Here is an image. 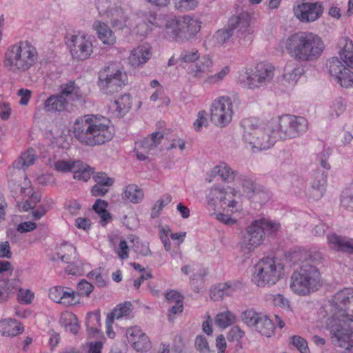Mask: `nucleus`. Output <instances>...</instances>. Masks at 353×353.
Segmentation results:
<instances>
[{"label":"nucleus","mask_w":353,"mask_h":353,"mask_svg":"<svg viewBox=\"0 0 353 353\" xmlns=\"http://www.w3.org/2000/svg\"><path fill=\"white\" fill-rule=\"evenodd\" d=\"M208 124L207 112L205 110H201L197 114V119L193 123L194 129L196 131H200L204 126L206 127Z\"/></svg>","instance_id":"4d7b16f0"},{"label":"nucleus","mask_w":353,"mask_h":353,"mask_svg":"<svg viewBox=\"0 0 353 353\" xmlns=\"http://www.w3.org/2000/svg\"><path fill=\"white\" fill-rule=\"evenodd\" d=\"M242 185L244 194H245L250 199L254 198V196H257V194L267 196L263 187L255 183L251 179L244 178L242 180Z\"/></svg>","instance_id":"c9c22d12"},{"label":"nucleus","mask_w":353,"mask_h":353,"mask_svg":"<svg viewBox=\"0 0 353 353\" xmlns=\"http://www.w3.org/2000/svg\"><path fill=\"white\" fill-rule=\"evenodd\" d=\"M323 279L319 270L305 261L295 270L290 279V288L299 296H308L317 291L322 285Z\"/></svg>","instance_id":"39448f33"},{"label":"nucleus","mask_w":353,"mask_h":353,"mask_svg":"<svg viewBox=\"0 0 353 353\" xmlns=\"http://www.w3.org/2000/svg\"><path fill=\"white\" fill-rule=\"evenodd\" d=\"M212 216L219 222L228 225H234L236 223V219L231 218L229 215L224 213L214 212L212 214Z\"/></svg>","instance_id":"e2e57ef3"},{"label":"nucleus","mask_w":353,"mask_h":353,"mask_svg":"<svg viewBox=\"0 0 353 353\" xmlns=\"http://www.w3.org/2000/svg\"><path fill=\"white\" fill-rule=\"evenodd\" d=\"M274 76V66L266 63H259L241 74L239 81L245 88L255 90L269 85Z\"/></svg>","instance_id":"9d476101"},{"label":"nucleus","mask_w":353,"mask_h":353,"mask_svg":"<svg viewBox=\"0 0 353 353\" xmlns=\"http://www.w3.org/2000/svg\"><path fill=\"white\" fill-rule=\"evenodd\" d=\"M258 223L254 221L245 228L239 243V248L242 253L250 254L263 243L264 231Z\"/></svg>","instance_id":"dca6fc26"},{"label":"nucleus","mask_w":353,"mask_h":353,"mask_svg":"<svg viewBox=\"0 0 353 353\" xmlns=\"http://www.w3.org/2000/svg\"><path fill=\"white\" fill-rule=\"evenodd\" d=\"M163 136L161 132H153L140 143H136L135 150L138 159L143 161L147 159L150 151L154 150L160 144Z\"/></svg>","instance_id":"5701e85b"},{"label":"nucleus","mask_w":353,"mask_h":353,"mask_svg":"<svg viewBox=\"0 0 353 353\" xmlns=\"http://www.w3.org/2000/svg\"><path fill=\"white\" fill-rule=\"evenodd\" d=\"M163 24L157 22V26L163 28L164 34L177 41H185L194 37L201 29V22L189 15L181 17H163Z\"/></svg>","instance_id":"423d86ee"},{"label":"nucleus","mask_w":353,"mask_h":353,"mask_svg":"<svg viewBox=\"0 0 353 353\" xmlns=\"http://www.w3.org/2000/svg\"><path fill=\"white\" fill-rule=\"evenodd\" d=\"M68 45L72 58L78 61L87 59L93 52L92 38L84 34L72 36Z\"/></svg>","instance_id":"6ab92c4d"},{"label":"nucleus","mask_w":353,"mask_h":353,"mask_svg":"<svg viewBox=\"0 0 353 353\" xmlns=\"http://www.w3.org/2000/svg\"><path fill=\"white\" fill-rule=\"evenodd\" d=\"M132 104L131 96L128 94H123L110 101L108 105V111L112 117H123L130 111Z\"/></svg>","instance_id":"a878e982"},{"label":"nucleus","mask_w":353,"mask_h":353,"mask_svg":"<svg viewBox=\"0 0 353 353\" xmlns=\"http://www.w3.org/2000/svg\"><path fill=\"white\" fill-rule=\"evenodd\" d=\"M236 317L231 311L226 310L219 312L214 318V323L216 326L225 329L236 322Z\"/></svg>","instance_id":"e433bc0d"},{"label":"nucleus","mask_w":353,"mask_h":353,"mask_svg":"<svg viewBox=\"0 0 353 353\" xmlns=\"http://www.w3.org/2000/svg\"><path fill=\"white\" fill-rule=\"evenodd\" d=\"M285 275V265L275 257H263L254 266L252 282L258 287L272 286Z\"/></svg>","instance_id":"0eeeda50"},{"label":"nucleus","mask_w":353,"mask_h":353,"mask_svg":"<svg viewBox=\"0 0 353 353\" xmlns=\"http://www.w3.org/2000/svg\"><path fill=\"white\" fill-rule=\"evenodd\" d=\"M234 30H237L240 40L245 43L251 40L253 30L250 27V17L248 13L242 12L230 17L228 27L217 30L214 34L215 42L219 45H223L230 39Z\"/></svg>","instance_id":"6e6552de"},{"label":"nucleus","mask_w":353,"mask_h":353,"mask_svg":"<svg viewBox=\"0 0 353 353\" xmlns=\"http://www.w3.org/2000/svg\"><path fill=\"white\" fill-rule=\"evenodd\" d=\"M230 72V67L223 66L218 72L208 75L204 80V83L209 85H219Z\"/></svg>","instance_id":"37998d69"},{"label":"nucleus","mask_w":353,"mask_h":353,"mask_svg":"<svg viewBox=\"0 0 353 353\" xmlns=\"http://www.w3.org/2000/svg\"><path fill=\"white\" fill-rule=\"evenodd\" d=\"M283 46L290 57L305 62L319 58L324 50L321 38L310 32H298L283 41Z\"/></svg>","instance_id":"7ed1b4c3"},{"label":"nucleus","mask_w":353,"mask_h":353,"mask_svg":"<svg viewBox=\"0 0 353 353\" xmlns=\"http://www.w3.org/2000/svg\"><path fill=\"white\" fill-rule=\"evenodd\" d=\"M103 270L101 268L95 269L88 273V277L90 280L95 281L96 283L99 287L105 285V280L102 274Z\"/></svg>","instance_id":"6e6d98bb"},{"label":"nucleus","mask_w":353,"mask_h":353,"mask_svg":"<svg viewBox=\"0 0 353 353\" xmlns=\"http://www.w3.org/2000/svg\"><path fill=\"white\" fill-rule=\"evenodd\" d=\"M107 205L108 203L101 199L97 200L93 205L94 210L99 215L100 223L103 226H105L111 218L110 213L106 210Z\"/></svg>","instance_id":"a18cd8bd"},{"label":"nucleus","mask_w":353,"mask_h":353,"mask_svg":"<svg viewBox=\"0 0 353 353\" xmlns=\"http://www.w3.org/2000/svg\"><path fill=\"white\" fill-rule=\"evenodd\" d=\"M327 183V174L325 172H316L311 183V196L315 199H320L325 192Z\"/></svg>","instance_id":"2f4dec72"},{"label":"nucleus","mask_w":353,"mask_h":353,"mask_svg":"<svg viewBox=\"0 0 353 353\" xmlns=\"http://www.w3.org/2000/svg\"><path fill=\"white\" fill-rule=\"evenodd\" d=\"M195 346L201 353H208L210 352L208 342L203 336H197L196 337Z\"/></svg>","instance_id":"052dcab7"},{"label":"nucleus","mask_w":353,"mask_h":353,"mask_svg":"<svg viewBox=\"0 0 353 353\" xmlns=\"http://www.w3.org/2000/svg\"><path fill=\"white\" fill-rule=\"evenodd\" d=\"M131 241L134 243V249L138 254L142 256H148L151 254L149 243L140 242L139 239L135 236H132Z\"/></svg>","instance_id":"8fccbe9b"},{"label":"nucleus","mask_w":353,"mask_h":353,"mask_svg":"<svg viewBox=\"0 0 353 353\" xmlns=\"http://www.w3.org/2000/svg\"><path fill=\"white\" fill-rule=\"evenodd\" d=\"M73 134L82 145L90 147L103 145L114 137L110 120L97 114L78 118L73 125Z\"/></svg>","instance_id":"f257e3e1"},{"label":"nucleus","mask_w":353,"mask_h":353,"mask_svg":"<svg viewBox=\"0 0 353 353\" xmlns=\"http://www.w3.org/2000/svg\"><path fill=\"white\" fill-rule=\"evenodd\" d=\"M34 298V293L29 290L19 289L18 294V300L23 304H29Z\"/></svg>","instance_id":"680f3d73"},{"label":"nucleus","mask_w":353,"mask_h":353,"mask_svg":"<svg viewBox=\"0 0 353 353\" xmlns=\"http://www.w3.org/2000/svg\"><path fill=\"white\" fill-rule=\"evenodd\" d=\"M152 55V48L148 44H141L130 51L128 63L134 68H141L151 59Z\"/></svg>","instance_id":"b1692460"},{"label":"nucleus","mask_w":353,"mask_h":353,"mask_svg":"<svg viewBox=\"0 0 353 353\" xmlns=\"http://www.w3.org/2000/svg\"><path fill=\"white\" fill-rule=\"evenodd\" d=\"M172 201V196L170 194H165L161 197L154 205L151 212V216L156 218L159 216L160 212L165 206Z\"/></svg>","instance_id":"09e8293b"},{"label":"nucleus","mask_w":353,"mask_h":353,"mask_svg":"<svg viewBox=\"0 0 353 353\" xmlns=\"http://www.w3.org/2000/svg\"><path fill=\"white\" fill-rule=\"evenodd\" d=\"M49 298L54 302L64 306L74 305L79 303L77 293L71 289L54 286L49 290Z\"/></svg>","instance_id":"4be33fe9"},{"label":"nucleus","mask_w":353,"mask_h":353,"mask_svg":"<svg viewBox=\"0 0 353 353\" xmlns=\"http://www.w3.org/2000/svg\"><path fill=\"white\" fill-rule=\"evenodd\" d=\"M226 196L227 193L223 188L213 187L207 196L208 205L214 210L216 208L225 210L224 204H226Z\"/></svg>","instance_id":"c756f323"},{"label":"nucleus","mask_w":353,"mask_h":353,"mask_svg":"<svg viewBox=\"0 0 353 353\" xmlns=\"http://www.w3.org/2000/svg\"><path fill=\"white\" fill-rule=\"evenodd\" d=\"M93 290V285L85 280H81L77 285V294L88 296Z\"/></svg>","instance_id":"13d9d810"},{"label":"nucleus","mask_w":353,"mask_h":353,"mask_svg":"<svg viewBox=\"0 0 353 353\" xmlns=\"http://www.w3.org/2000/svg\"><path fill=\"white\" fill-rule=\"evenodd\" d=\"M61 94L63 97H68L70 100L76 101L82 98V92L76 83L70 81L62 85Z\"/></svg>","instance_id":"ea45409f"},{"label":"nucleus","mask_w":353,"mask_h":353,"mask_svg":"<svg viewBox=\"0 0 353 353\" xmlns=\"http://www.w3.org/2000/svg\"><path fill=\"white\" fill-rule=\"evenodd\" d=\"M341 205L351 211H353V192L350 189L343 191L341 197Z\"/></svg>","instance_id":"864d4df0"},{"label":"nucleus","mask_w":353,"mask_h":353,"mask_svg":"<svg viewBox=\"0 0 353 353\" xmlns=\"http://www.w3.org/2000/svg\"><path fill=\"white\" fill-rule=\"evenodd\" d=\"M128 83L125 72L115 63H110L99 73V86L105 93H112Z\"/></svg>","instance_id":"ddd939ff"},{"label":"nucleus","mask_w":353,"mask_h":353,"mask_svg":"<svg viewBox=\"0 0 353 353\" xmlns=\"http://www.w3.org/2000/svg\"><path fill=\"white\" fill-rule=\"evenodd\" d=\"M126 17L121 8H116L111 12V23L114 28L121 30L125 26Z\"/></svg>","instance_id":"de8ad7c7"},{"label":"nucleus","mask_w":353,"mask_h":353,"mask_svg":"<svg viewBox=\"0 0 353 353\" xmlns=\"http://www.w3.org/2000/svg\"><path fill=\"white\" fill-rule=\"evenodd\" d=\"M36 160V154L33 149H28L21 154L19 159L14 161L13 167L17 169H26L32 165Z\"/></svg>","instance_id":"58836bf2"},{"label":"nucleus","mask_w":353,"mask_h":353,"mask_svg":"<svg viewBox=\"0 0 353 353\" xmlns=\"http://www.w3.org/2000/svg\"><path fill=\"white\" fill-rule=\"evenodd\" d=\"M200 57L199 50L196 48L184 49L179 57L181 65L185 68L184 64H194Z\"/></svg>","instance_id":"79ce46f5"},{"label":"nucleus","mask_w":353,"mask_h":353,"mask_svg":"<svg viewBox=\"0 0 353 353\" xmlns=\"http://www.w3.org/2000/svg\"><path fill=\"white\" fill-rule=\"evenodd\" d=\"M68 101L61 94H52L43 103V109L48 112H61L65 110Z\"/></svg>","instance_id":"c85d7f7f"},{"label":"nucleus","mask_w":353,"mask_h":353,"mask_svg":"<svg viewBox=\"0 0 353 353\" xmlns=\"http://www.w3.org/2000/svg\"><path fill=\"white\" fill-rule=\"evenodd\" d=\"M234 115L233 103L228 96L216 98L210 106L212 121L217 126L225 127L232 120Z\"/></svg>","instance_id":"4468645a"},{"label":"nucleus","mask_w":353,"mask_h":353,"mask_svg":"<svg viewBox=\"0 0 353 353\" xmlns=\"http://www.w3.org/2000/svg\"><path fill=\"white\" fill-rule=\"evenodd\" d=\"M110 186L96 183L95 185L92 188V194L95 196H103L108 192V188Z\"/></svg>","instance_id":"774afa93"},{"label":"nucleus","mask_w":353,"mask_h":353,"mask_svg":"<svg viewBox=\"0 0 353 353\" xmlns=\"http://www.w3.org/2000/svg\"><path fill=\"white\" fill-rule=\"evenodd\" d=\"M349 239L338 235L335 233L329 234L327 236V241L329 247L338 252H346Z\"/></svg>","instance_id":"f704fd0d"},{"label":"nucleus","mask_w":353,"mask_h":353,"mask_svg":"<svg viewBox=\"0 0 353 353\" xmlns=\"http://www.w3.org/2000/svg\"><path fill=\"white\" fill-rule=\"evenodd\" d=\"M211 175L213 176L218 175L223 181L228 183L234 179V172L225 163H221L214 167L211 171Z\"/></svg>","instance_id":"4c0bfd02"},{"label":"nucleus","mask_w":353,"mask_h":353,"mask_svg":"<svg viewBox=\"0 0 353 353\" xmlns=\"http://www.w3.org/2000/svg\"><path fill=\"white\" fill-rule=\"evenodd\" d=\"M153 26L154 23L150 21H142L136 26L134 31L137 34L145 36L152 31V27Z\"/></svg>","instance_id":"bf43d9fd"},{"label":"nucleus","mask_w":353,"mask_h":353,"mask_svg":"<svg viewBox=\"0 0 353 353\" xmlns=\"http://www.w3.org/2000/svg\"><path fill=\"white\" fill-rule=\"evenodd\" d=\"M256 222L259 223L258 225L264 231V236L265 234H274L281 230V224L276 221L269 219H260L255 220Z\"/></svg>","instance_id":"a19ab883"},{"label":"nucleus","mask_w":353,"mask_h":353,"mask_svg":"<svg viewBox=\"0 0 353 353\" xmlns=\"http://www.w3.org/2000/svg\"><path fill=\"white\" fill-rule=\"evenodd\" d=\"M292 343L301 353H310L307 341L300 336H293Z\"/></svg>","instance_id":"5fc2aeb1"},{"label":"nucleus","mask_w":353,"mask_h":353,"mask_svg":"<svg viewBox=\"0 0 353 353\" xmlns=\"http://www.w3.org/2000/svg\"><path fill=\"white\" fill-rule=\"evenodd\" d=\"M279 139L295 138L308 128L305 118L286 114L273 120Z\"/></svg>","instance_id":"9b49d317"},{"label":"nucleus","mask_w":353,"mask_h":353,"mask_svg":"<svg viewBox=\"0 0 353 353\" xmlns=\"http://www.w3.org/2000/svg\"><path fill=\"white\" fill-rule=\"evenodd\" d=\"M339 55L347 66L353 68V42L347 37L341 38L339 42Z\"/></svg>","instance_id":"7c9ffc66"},{"label":"nucleus","mask_w":353,"mask_h":353,"mask_svg":"<svg viewBox=\"0 0 353 353\" xmlns=\"http://www.w3.org/2000/svg\"><path fill=\"white\" fill-rule=\"evenodd\" d=\"M330 74L336 78L343 87H353V72L347 68L336 57L332 58L328 62Z\"/></svg>","instance_id":"aec40b11"},{"label":"nucleus","mask_w":353,"mask_h":353,"mask_svg":"<svg viewBox=\"0 0 353 353\" xmlns=\"http://www.w3.org/2000/svg\"><path fill=\"white\" fill-rule=\"evenodd\" d=\"M76 248L72 245L67 243H62L57 252V257L64 263H68L69 261L74 256Z\"/></svg>","instance_id":"49530a36"},{"label":"nucleus","mask_w":353,"mask_h":353,"mask_svg":"<svg viewBox=\"0 0 353 353\" xmlns=\"http://www.w3.org/2000/svg\"><path fill=\"white\" fill-rule=\"evenodd\" d=\"M132 311V304L130 302H125L118 305L111 313H109L107 316L112 320L120 319L123 317L128 316Z\"/></svg>","instance_id":"c03bdc74"},{"label":"nucleus","mask_w":353,"mask_h":353,"mask_svg":"<svg viewBox=\"0 0 353 353\" xmlns=\"http://www.w3.org/2000/svg\"><path fill=\"white\" fill-rule=\"evenodd\" d=\"M94 30L96 32L99 40L107 46H113L116 43L117 39L113 31L105 23L96 21L92 25Z\"/></svg>","instance_id":"bb28decb"},{"label":"nucleus","mask_w":353,"mask_h":353,"mask_svg":"<svg viewBox=\"0 0 353 353\" xmlns=\"http://www.w3.org/2000/svg\"><path fill=\"white\" fill-rule=\"evenodd\" d=\"M54 168L60 172H73L74 179L88 181L92 174V168L79 160H57Z\"/></svg>","instance_id":"a211bd4d"},{"label":"nucleus","mask_w":353,"mask_h":353,"mask_svg":"<svg viewBox=\"0 0 353 353\" xmlns=\"http://www.w3.org/2000/svg\"><path fill=\"white\" fill-rule=\"evenodd\" d=\"M330 332L335 345L346 350L353 347V312L339 321L334 318L330 324Z\"/></svg>","instance_id":"f8f14e48"},{"label":"nucleus","mask_w":353,"mask_h":353,"mask_svg":"<svg viewBox=\"0 0 353 353\" xmlns=\"http://www.w3.org/2000/svg\"><path fill=\"white\" fill-rule=\"evenodd\" d=\"M214 61L209 55L200 57L194 63L187 68V72L193 78L201 79L205 74L213 71Z\"/></svg>","instance_id":"393cba45"},{"label":"nucleus","mask_w":353,"mask_h":353,"mask_svg":"<svg viewBox=\"0 0 353 353\" xmlns=\"http://www.w3.org/2000/svg\"><path fill=\"white\" fill-rule=\"evenodd\" d=\"M303 74L302 67L292 63H288L284 69L283 78L290 85H294Z\"/></svg>","instance_id":"473e14b6"},{"label":"nucleus","mask_w":353,"mask_h":353,"mask_svg":"<svg viewBox=\"0 0 353 353\" xmlns=\"http://www.w3.org/2000/svg\"><path fill=\"white\" fill-rule=\"evenodd\" d=\"M345 109V104L341 98L335 99L330 107L329 112L332 117H339Z\"/></svg>","instance_id":"3c124183"},{"label":"nucleus","mask_w":353,"mask_h":353,"mask_svg":"<svg viewBox=\"0 0 353 353\" xmlns=\"http://www.w3.org/2000/svg\"><path fill=\"white\" fill-rule=\"evenodd\" d=\"M241 125L245 147L253 152L268 150L279 139L273 120L263 123L256 118H246Z\"/></svg>","instance_id":"f03ea898"},{"label":"nucleus","mask_w":353,"mask_h":353,"mask_svg":"<svg viewBox=\"0 0 353 353\" xmlns=\"http://www.w3.org/2000/svg\"><path fill=\"white\" fill-rule=\"evenodd\" d=\"M125 336L128 343L137 352H146L151 346L148 336L137 326L126 330Z\"/></svg>","instance_id":"412c9836"},{"label":"nucleus","mask_w":353,"mask_h":353,"mask_svg":"<svg viewBox=\"0 0 353 353\" xmlns=\"http://www.w3.org/2000/svg\"><path fill=\"white\" fill-rule=\"evenodd\" d=\"M37 59L36 48L28 41H19L7 48L3 63L9 72L22 75L34 65Z\"/></svg>","instance_id":"20e7f679"},{"label":"nucleus","mask_w":353,"mask_h":353,"mask_svg":"<svg viewBox=\"0 0 353 353\" xmlns=\"http://www.w3.org/2000/svg\"><path fill=\"white\" fill-rule=\"evenodd\" d=\"M94 181L97 183H100L105 185H112L114 183V179L108 177L104 172H98L94 176Z\"/></svg>","instance_id":"0e129e2a"},{"label":"nucleus","mask_w":353,"mask_h":353,"mask_svg":"<svg viewBox=\"0 0 353 353\" xmlns=\"http://www.w3.org/2000/svg\"><path fill=\"white\" fill-rule=\"evenodd\" d=\"M23 332V327L16 319L8 318L0 320V333L3 336L14 337Z\"/></svg>","instance_id":"cd10ccee"},{"label":"nucleus","mask_w":353,"mask_h":353,"mask_svg":"<svg viewBox=\"0 0 353 353\" xmlns=\"http://www.w3.org/2000/svg\"><path fill=\"white\" fill-rule=\"evenodd\" d=\"M294 17L302 23H312L318 20L323 13V3L320 1H296L293 6Z\"/></svg>","instance_id":"f3484780"},{"label":"nucleus","mask_w":353,"mask_h":353,"mask_svg":"<svg viewBox=\"0 0 353 353\" xmlns=\"http://www.w3.org/2000/svg\"><path fill=\"white\" fill-rule=\"evenodd\" d=\"M325 310L330 316L327 321V327L330 330L332 319L336 318L341 321L349 313L353 312V288H346L338 291L325 305Z\"/></svg>","instance_id":"1a4fd4ad"},{"label":"nucleus","mask_w":353,"mask_h":353,"mask_svg":"<svg viewBox=\"0 0 353 353\" xmlns=\"http://www.w3.org/2000/svg\"><path fill=\"white\" fill-rule=\"evenodd\" d=\"M241 318L248 326L261 335L270 337L274 334V324L265 314L248 310L242 313Z\"/></svg>","instance_id":"2eb2a0df"},{"label":"nucleus","mask_w":353,"mask_h":353,"mask_svg":"<svg viewBox=\"0 0 353 353\" xmlns=\"http://www.w3.org/2000/svg\"><path fill=\"white\" fill-rule=\"evenodd\" d=\"M129 247L125 240H121L117 250V254L120 259H126L128 258Z\"/></svg>","instance_id":"338daca9"},{"label":"nucleus","mask_w":353,"mask_h":353,"mask_svg":"<svg viewBox=\"0 0 353 353\" xmlns=\"http://www.w3.org/2000/svg\"><path fill=\"white\" fill-rule=\"evenodd\" d=\"M225 210L227 212L234 213L242 210V205L234 200H226V204H224Z\"/></svg>","instance_id":"69168bd1"},{"label":"nucleus","mask_w":353,"mask_h":353,"mask_svg":"<svg viewBox=\"0 0 353 353\" xmlns=\"http://www.w3.org/2000/svg\"><path fill=\"white\" fill-rule=\"evenodd\" d=\"M144 196L142 189L135 184H130L124 187L122 192V198L132 203H140Z\"/></svg>","instance_id":"72a5a7b5"},{"label":"nucleus","mask_w":353,"mask_h":353,"mask_svg":"<svg viewBox=\"0 0 353 353\" xmlns=\"http://www.w3.org/2000/svg\"><path fill=\"white\" fill-rule=\"evenodd\" d=\"M171 230L169 226L165 225L161 227L159 229V238L166 251L171 250V243L169 239Z\"/></svg>","instance_id":"603ef678"}]
</instances>
